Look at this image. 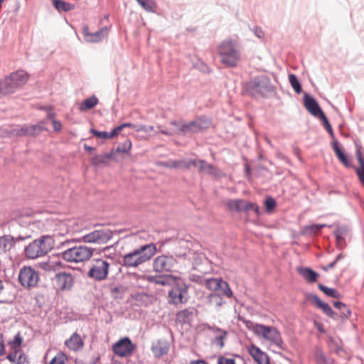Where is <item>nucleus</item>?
I'll use <instances>...</instances> for the list:
<instances>
[{
  "label": "nucleus",
  "mask_w": 364,
  "mask_h": 364,
  "mask_svg": "<svg viewBox=\"0 0 364 364\" xmlns=\"http://www.w3.org/2000/svg\"><path fill=\"white\" fill-rule=\"evenodd\" d=\"M332 147L333 151H335V154L339 161L346 166V167H350L351 164L349 161V159L347 158V156L344 154V153L342 151V150L340 149L338 146V143L337 141H334L332 143Z\"/></svg>",
  "instance_id": "2f4dec72"
},
{
  "label": "nucleus",
  "mask_w": 364,
  "mask_h": 364,
  "mask_svg": "<svg viewBox=\"0 0 364 364\" xmlns=\"http://www.w3.org/2000/svg\"><path fill=\"white\" fill-rule=\"evenodd\" d=\"M178 277L173 274H160L155 276H148V281L151 283L164 287H171L174 284Z\"/></svg>",
  "instance_id": "4be33fe9"
},
{
  "label": "nucleus",
  "mask_w": 364,
  "mask_h": 364,
  "mask_svg": "<svg viewBox=\"0 0 364 364\" xmlns=\"http://www.w3.org/2000/svg\"><path fill=\"white\" fill-rule=\"evenodd\" d=\"M67 359V356L65 353L59 352L52 358L48 364H65Z\"/></svg>",
  "instance_id": "de8ad7c7"
},
{
  "label": "nucleus",
  "mask_w": 364,
  "mask_h": 364,
  "mask_svg": "<svg viewBox=\"0 0 364 364\" xmlns=\"http://www.w3.org/2000/svg\"><path fill=\"white\" fill-rule=\"evenodd\" d=\"M205 287L213 291H220L223 295L228 298L232 296V292L225 281L220 278H209L206 279L204 282Z\"/></svg>",
  "instance_id": "2eb2a0df"
},
{
  "label": "nucleus",
  "mask_w": 364,
  "mask_h": 364,
  "mask_svg": "<svg viewBox=\"0 0 364 364\" xmlns=\"http://www.w3.org/2000/svg\"><path fill=\"white\" fill-rule=\"evenodd\" d=\"M66 346L72 350L77 351L82 348L83 341L77 333H74L69 339L65 342Z\"/></svg>",
  "instance_id": "a878e982"
},
{
  "label": "nucleus",
  "mask_w": 364,
  "mask_h": 364,
  "mask_svg": "<svg viewBox=\"0 0 364 364\" xmlns=\"http://www.w3.org/2000/svg\"><path fill=\"white\" fill-rule=\"evenodd\" d=\"M110 264L103 259H92L87 277L95 281L101 282L107 278Z\"/></svg>",
  "instance_id": "6e6552de"
},
{
  "label": "nucleus",
  "mask_w": 364,
  "mask_h": 364,
  "mask_svg": "<svg viewBox=\"0 0 364 364\" xmlns=\"http://www.w3.org/2000/svg\"><path fill=\"white\" fill-rule=\"evenodd\" d=\"M208 304L218 309L223 304H225L223 298L217 293L209 294L207 296Z\"/></svg>",
  "instance_id": "7c9ffc66"
},
{
  "label": "nucleus",
  "mask_w": 364,
  "mask_h": 364,
  "mask_svg": "<svg viewBox=\"0 0 364 364\" xmlns=\"http://www.w3.org/2000/svg\"><path fill=\"white\" fill-rule=\"evenodd\" d=\"M133 298L137 303L138 306H147L151 301V296L147 293L141 292L136 294Z\"/></svg>",
  "instance_id": "c9c22d12"
},
{
  "label": "nucleus",
  "mask_w": 364,
  "mask_h": 364,
  "mask_svg": "<svg viewBox=\"0 0 364 364\" xmlns=\"http://www.w3.org/2000/svg\"><path fill=\"white\" fill-rule=\"evenodd\" d=\"M190 287V284H187L183 279L178 277L168 291V304L178 306L187 303L190 299L188 292Z\"/></svg>",
  "instance_id": "39448f33"
},
{
  "label": "nucleus",
  "mask_w": 364,
  "mask_h": 364,
  "mask_svg": "<svg viewBox=\"0 0 364 364\" xmlns=\"http://www.w3.org/2000/svg\"><path fill=\"white\" fill-rule=\"evenodd\" d=\"M192 166L198 168L199 171L206 173L208 168H210V164H208L204 160H193L192 159Z\"/></svg>",
  "instance_id": "37998d69"
},
{
  "label": "nucleus",
  "mask_w": 364,
  "mask_h": 364,
  "mask_svg": "<svg viewBox=\"0 0 364 364\" xmlns=\"http://www.w3.org/2000/svg\"><path fill=\"white\" fill-rule=\"evenodd\" d=\"M109 159L115 160L114 151L112 150L109 153L102 154L96 155L92 158V163L98 166L102 164H105Z\"/></svg>",
  "instance_id": "c756f323"
},
{
  "label": "nucleus",
  "mask_w": 364,
  "mask_h": 364,
  "mask_svg": "<svg viewBox=\"0 0 364 364\" xmlns=\"http://www.w3.org/2000/svg\"><path fill=\"white\" fill-rule=\"evenodd\" d=\"M297 272L309 283L315 282L319 277V274L310 267H299Z\"/></svg>",
  "instance_id": "393cba45"
},
{
  "label": "nucleus",
  "mask_w": 364,
  "mask_h": 364,
  "mask_svg": "<svg viewBox=\"0 0 364 364\" xmlns=\"http://www.w3.org/2000/svg\"><path fill=\"white\" fill-rule=\"evenodd\" d=\"M217 50L220 63L226 67L235 68L241 60V46L237 40L225 39L218 45Z\"/></svg>",
  "instance_id": "f257e3e1"
},
{
  "label": "nucleus",
  "mask_w": 364,
  "mask_h": 364,
  "mask_svg": "<svg viewBox=\"0 0 364 364\" xmlns=\"http://www.w3.org/2000/svg\"><path fill=\"white\" fill-rule=\"evenodd\" d=\"M310 301L320 310H321L326 316L336 319L337 314L334 312L332 308L327 304L323 302L316 294H310L309 296Z\"/></svg>",
  "instance_id": "412c9836"
},
{
  "label": "nucleus",
  "mask_w": 364,
  "mask_h": 364,
  "mask_svg": "<svg viewBox=\"0 0 364 364\" xmlns=\"http://www.w3.org/2000/svg\"><path fill=\"white\" fill-rule=\"evenodd\" d=\"M54 246V240L50 235H43L33 240L24 247L23 254L29 259H35L46 255Z\"/></svg>",
  "instance_id": "7ed1b4c3"
},
{
  "label": "nucleus",
  "mask_w": 364,
  "mask_h": 364,
  "mask_svg": "<svg viewBox=\"0 0 364 364\" xmlns=\"http://www.w3.org/2000/svg\"><path fill=\"white\" fill-rule=\"evenodd\" d=\"M253 331L255 334L262 336L270 341L279 349H284L281 335L275 328L262 324H255L253 327Z\"/></svg>",
  "instance_id": "1a4fd4ad"
},
{
  "label": "nucleus",
  "mask_w": 364,
  "mask_h": 364,
  "mask_svg": "<svg viewBox=\"0 0 364 364\" xmlns=\"http://www.w3.org/2000/svg\"><path fill=\"white\" fill-rule=\"evenodd\" d=\"M254 211L257 215L259 214V209L257 204L251 202L245 201V205L244 208V212Z\"/></svg>",
  "instance_id": "3c124183"
},
{
  "label": "nucleus",
  "mask_w": 364,
  "mask_h": 364,
  "mask_svg": "<svg viewBox=\"0 0 364 364\" xmlns=\"http://www.w3.org/2000/svg\"><path fill=\"white\" fill-rule=\"evenodd\" d=\"M194 316V309L188 308L178 311L176 314V320L183 323H190Z\"/></svg>",
  "instance_id": "cd10ccee"
},
{
  "label": "nucleus",
  "mask_w": 364,
  "mask_h": 364,
  "mask_svg": "<svg viewBox=\"0 0 364 364\" xmlns=\"http://www.w3.org/2000/svg\"><path fill=\"white\" fill-rule=\"evenodd\" d=\"M320 119L323 121V124H324V127L327 131V132L329 134V135L331 136V137L332 139H334L335 138V135H334V133H333V129L327 119V117H326V115H323L321 117H320Z\"/></svg>",
  "instance_id": "603ef678"
},
{
  "label": "nucleus",
  "mask_w": 364,
  "mask_h": 364,
  "mask_svg": "<svg viewBox=\"0 0 364 364\" xmlns=\"http://www.w3.org/2000/svg\"><path fill=\"white\" fill-rule=\"evenodd\" d=\"M177 259L171 255H162L157 256L153 260V269L156 272H171L176 266Z\"/></svg>",
  "instance_id": "f8f14e48"
},
{
  "label": "nucleus",
  "mask_w": 364,
  "mask_h": 364,
  "mask_svg": "<svg viewBox=\"0 0 364 364\" xmlns=\"http://www.w3.org/2000/svg\"><path fill=\"white\" fill-rule=\"evenodd\" d=\"M265 208L269 212L272 211L276 206V201L272 197H267L265 200Z\"/></svg>",
  "instance_id": "5fc2aeb1"
},
{
  "label": "nucleus",
  "mask_w": 364,
  "mask_h": 364,
  "mask_svg": "<svg viewBox=\"0 0 364 364\" xmlns=\"http://www.w3.org/2000/svg\"><path fill=\"white\" fill-rule=\"evenodd\" d=\"M192 159L171 161L165 164V166L171 168L188 169L192 166Z\"/></svg>",
  "instance_id": "473e14b6"
},
{
  "label": "nucleus",
  "mask_w": 364,
  "mask_h": 364,
  "mask_svg": "<svg viewBox=\"0 0 364 364\" xmlns=\"http://www.w3.org/2000/svg\"><path fill=\"white\" fill-rule=\"evenodd\" d=\"M253 33L259 39H262L264 36V33L263 31L259 27H255L252 29Z\"/></svg>",
  "instance_id": "69168bd1"
},
{
  "label": "nucleus",
  "mask_w": 364,
  "mask_h": 364,
  "mask_svg": "<svg viewBox=\"0 0 364 364\" xmlns=\"http://www.w3.org/2000/svg\"><path fill=\"white\" fill-rule=\"evenodd\" d=\"M55 284L58 289L70 290L74 284V277L70 273L60 272L55 275Z\"/></svg>",
  "instance_id": "a211bd4d"
},
{
  "label": "nucleus",
  "mask_w": 364,
  "mask_h": 364,
  "mask_svg": "<svg viewBox=\"0 0 364 364\" xmlns=\"http://www.w3.org/2000/svg\"><path fill=\"white\" fill-rule=\"evenodd\" d=\"M53 6L58 11H70L74 9V5L62 0H53Z\"/></svg>",
  "instance_id": "4c0bfd02"
},
{
  "label": "nucleus",
  "mask_w": 364,
  "mask_h": 364,
  "mask_svg": "<svg viewBox=\"0 0 364 364\" xmlns=\"http://www.w3.org/2000/svg\"><path fill=\"white\" fill-rule=\"evenodd\" d=\"M245 205V200L242 199H232L227 203V206L230 211L242 212Z\"/></svg>",
  "instance_id": "72a5a7b5"
},
{
  "label": "nucleus",
  "mask_w": 364,
  "mask_h": 364,
  "mask_svg": "<svg viewBox=\"0 0 364 364\" xmlns=\"http://www.w3.org/2000/svg\"><path fill=\"white\" fill-rule=\"evenodd\" d=\"M217 364H235V361L233 358L220 356L218 358Z\"/></svg>",
  "instance_id": "bf43d9fd"
},
{
  "label": "nucleus",
  "mask_w": 364,
  "mask_h": 364,
  "mask_svg": "<svg viewBox=\"0 0 364 364\" xmlns=\"http://www.w3.org/2000/svg\"><path fill=\"white\" fill-rule=\"evenodd\" d=\"M109 28L105 26L101 28L96 32L91 33L89 35V38L86 42L87 43H99L102 41L104 38H105L109 33Z\"/></svg>",
  "instance_id": "bb28decb"
},
{
  "label": "nucleus",
  "mask_w": 364,
  "mask_h": 364,
  "mask_svg": "<svg viewBox=\"0 0 364 364\" xmlns=\"http://www.w3.org/2000/svg\"><path fill=\"white\" fill-rule=\"evenodd\" d=\"M315 357L318 364H328L327 358L321 350H316Z\"/></svg>",
  "instance_id": "864d4df0"
},
{
  "label": "nucleus",
  "mask_w": 364,
  "mask_h": 364,
  "mask_svg": "<svg viewBox=\"0 0 364 364\" xmlns=\"http://www.w3.org/2000/svg\"><path fill=\"white\" fill-rule=\"evenodd\" d=\"M249 353L259 364H270L268 355L255 345L250 347Z\"/></svg>",
  "instance_id": "b1692460"
},
{
  "label": "nucleus",
  "mask_w": 364,
  "mask_h": 364,
  "mask_svg": "<svg viewBox=\"0 0 364 364\" xmlns=\"http://www.w3.org/2000/svg\"><path fill=\"white\" fill-rule=\"evenodd\" d=\"M122 131L121 127L119 126L115 127L112 130V132H108V137L109 139H112L115 136L118 135L119 132Z\"/></svg>",
  "instance_id": "338daca9"
},
{
  "label": "nucleus",
  "mask_w": 364,
  "mask_h": 364,
  "mask_svg": "<svg viewBox=\"0 0 364 364\" xmlns=\"http://www.w3.org/2000/svg\"><path fill=\"white\" fill-rule=\"evenodd\" d=\"M134 349V345L128 337L121 338L113 346V351L119 357L130 355Z\"/></svg>",
  "instance_id": "dca6fc26"
},
{
  "label": "nucleus",
  "mask_w": 364,
  "mask_h": 364,
  "mask_svg": "<svg viewBox=\"0 0 364 364\" xmlns=\"http://www.w3.org/2000/svg\"><path fill=\"white\" fill-rule=\"evenodd\" d=\"M318 289L322 291L326 295L334 298L339 299L341 296L340 293L333 288H330L324 286L323 284H319L318 285Z\"/></svg>",
  "instance_id": "ea45409f"
},
{
  "label": "nucleus",
  "mask_w": 364,
  "mask_h": 364,
  "mask_svg": "<svg viewBox=\"0 0 364 364\" xmlns=\"http://www.w3.org/2000/svg\"><path fill=\"white\" fill-rule=\"evenodd\" d=\"M326 226V224H313L305 227V231L307 233L316 234Z\"/></svg>",
  "instance_id": "09e8293b"
},
{
  "label": "nucleus",
  "mask_w": 364,
  "mask_h": 364,
  "mask_svg": "<svg viewBox=\"0 0 364 364\" xmlns=\"http://www.w3.org/2000/svg\"><path fill=\"white\" fill-rule=\"evenodd\" d=\"M289 81L291 84V86L294 89V90L297 93L299 94L302 91L301 85L298 80L297 77L294 74H290L289 75Z\"/></svg>",
  "instance_id": "79ce46f5"
},
{
  "label": "nucleus",
  "mask_w": 364,
  "mask_h": 364,
  "mask_svg": "<svg viewBox=\"0 0 364 364\" xmlns=\"http://www.w3.org/2000/svg\"><path fill=\"white\" fill-rule=\"evenodd\" d=\"M151 351L156 358L166 355L169 350V343L165 339L159 340L152 343Z\"/></svg>",
  "instance_id": "5701e85b"
},
{
  "label": "nucleus",
  "mask_w": 364,
  "mask_h": 364,
  "mask_svg": "<svg viewBox=\"0 0 364 364\" xmlns=\"http://www.w3.org/2000/svg\"><path fill=\"white\" fill-rule=\"evenodd\" d=\"M228 335V332H221V334H218L215 336L213 343L216 344L220 346V348H222L224 346V339L226 338Z\"/></svg>",
  "instance_id": "8fccbe9b"
},
{
  "label": "nucleus",
  "mask_w": 364,
  "mask_h": 364,
  "mask_svg": "<svg viewBox=\"0 0 364 364\" xmlns=\"http://www.w3.org/2000/svg\"><path fill=\"white\" fill-rule=\"evenodd\" d=\"M113 236L112 232L107 228L95 230L84 235L81 240L85 243L105 244L109 241Z\"/></svg>",
  "instance_id": "ddd939ff"
},
{
  "label": "nucleus",
  "mask_w": 364,
  "mask_h": 364,
  "mask_svg": "<svg viewBox=\"0 0 364 364\" xmlns=\"http://www.w3.org/2000/svg\"><path fill=\"white\" fill-rule=\"evenodd\" d=\"M138 4L146 11L154 12L156 4L154 0H136Z\"/></svg>",
  "instance_id": "58836bf2"
},
{
  "label": "nucleus",
  "mask_w": 364,
  "mask_h": 364,
  "mask_svg": "<svg viewBox=\"0 0 364 364\" xmlns=\"http://www.w3.org/2000/svg\"><path fill=\"white\" fill-rule=\"evenodd\" d=\"M343 257H344V255H343V254H341H341H339V255L336 257V259H335L333 262H331V263H330L329 264H328L327 266L323 267V269L324 271H326H326H328L330 269H331V268L334 267L335 264H336V263H337L340 259H343Z\"/></svg>",
  "instance_id": "680f3d73"
},
{
  "label": "nucleus",
  "mask_w": 364,
  "mask_h": 364,
  "mask_svg": "<svg viewBox=\"0 0 364 364\" xmlns=\"http://www.w3.org/2000/svg\"><path fill=\"white\" fill-rule=\"evenodd\" d=\"M185 124L184 122L180 121V122H177L176 120H173L170 122V124L172 125L173 127V129H172V132L173 134H183V132H179L178 129L180 128V127Z\"/></svg>",
  "instance_id": "6e6d98bb"
},
{
  "label": "nucleus",
  "mask_w": 364,
  "mask_h": 364,
  "mask_svg": "<svg viewBox=\"0 0 364 364\" xmlns=\"http://www.w3.org/2000/svg\"><path fill=\"white\" fill-rule=\"evenodd\" d=\"M92 255L93 249L85 245L69 247L62 252V257L65 260L75 263L88 260Z\"/></svg>",
  "instance_id": "423d86ee"
},
{
  "label": "nucleus",
  "mask_w": 364,
  "mask_h": 364,
  "mask_svg": "<svg viewBox=\"0 0 364 364\" xmlns=\"http://www.w3.org/2000/svg\"><path fill=\"white\" fill-rule=\"evenodd\" d=\"M28 74L23 70L11 73L9 76L0 80V98L14 93L28 81Z\"/></svg>",
  "instance_id": "20e7f679"
},
{
  "label": "nucleus",
  "mask_w": 364,
  "mask_h": 364,
  "mask_svg": "<svg viewBox=\"0 0 364 364\" xmlns=\"http://www.w3.org/2000/svg\"><path fill=\"white\" fill-rule=\"evenodd\" d=\"M310 301L320 310H321L326 316L336 319L337 314L334 312L332 308L327 304L323 302L316 294H310L309 296Z\"/></svg>",
  "instance_id": "aec40b11"
},
{
  "label": "nucleus",
  "mask_w": 364,
  "mask_h": 364,
  "mask_svg": "<svg viewBox=\"0 0 364 364\" xmlns=\"http://www.w3.org/2000/svg\"><path fill=\"white\" fill-rule=\"evenodd\" d=\"M355 171L359 180L364 186V165L363 166H360V168H355Z\"/></svg>",
  "instance_id": "0e129e2a"
},
{
  "label": "nucleus",
  "mask_w": 364,
  "mask_h": 364,
  "mask_svg": "<svg viewBox=\"0 0 364 364\" xmlns=\"http://www.w3.org/2000/svg\"><path fill=\"white\" fill-rule=\"evenodd\" d=\"M210 124V121L205 117H200L188 123L182 124L179 128V132H183V135L192 133H197L207 129Z\"/></svg>",
  "instance_id": "4468645a"
},
{
  "label": "nucleus",
  "mask_w": 364,
  "mask_h": 364,
  "mask_svg": "<svg viewBox=\"0 0 364 364\" xmlns=\"http://www.w3.org/2000/svg\"><path fill=\"white\" fill-rule=\"evenodd\" d=\"M132 148V142L129 139H126L120 144L114 151L115 153H127Z\"/></svg>",
  "instance_id": "49530a36"
},
{
  "label": "nucleus",
  "mask_w": 364,
  "mask_h": 364,
  "mask_svg": "<svg viewBox=\"0 0 364 364\" xmlns=\"http://www.w3.org/2000/svg\"><path fill=\"white\" fill-rule=\"evenodd\" d=\"M192 166L198 168L199 171L206 173L208 168H210V164H208L204 160H193L192 159Z\"/></svg>",
  "instance_id": "c03bdc74"
},
{
  "label": "nucleus",
  "mask_w": 364,
  "mask_h": 364,
  "mask_svg": "<svg viewBox=\"0 0 364 364\" xmlns=\"http://www.w3.org/2000/svg\"><path fill=\"white\" fill-rule=\"evenodd\" d=\"M348 228L346 226H341L334 230V235L338 245L342 246L345 242V237L348 235Z\"/></svg>",
  "instance_id": "f704fd0d"
},
{
  "label": "nucleus",
  "mask_w": 364,
  "mask_h": 364,
  "mask_svg": "<svg viewBox=\"0 0 364 364\" xmlns=\"http://www.w3.org/2000/svg\"><path fill=\"white\" fill-rule=\"evenodd\" d=\"M46 129L41 124H33L24 126L21 128H14L10 126H6L0 128V136L3 137L11 136H25L34 135Z\"/></svg>",
  "instance_id": "9d476101"
},
{
  "label": "nucleus",
  "mask_w": 364,
  "mask_h": 364,
  "mask_svg": "<svg viewBox=\"0 0 364 364\" xmlns=\"http://www.w3.org/2000/svg\"><path fill=\"white\" fill-rule=\"evenodd\" d=\"M90 132L95 136L100 139H109L108 137V132H100L95 129H91Z\"/></svg>",
  "instance_id": "4d7b16f0"
},
{
  "label": "nucleus",
  "mask_w": 364,
  "mask_h": 364,
  "mask_svg": "<svg viewBox=\"0 0 364 364\" xmlns=\"http://www.w3.org/2000/svg\"><path fill=\"white\" fill-rule=\"evenodd\" d=\"M18 280L22 287L30 289L37 287L39 282V274L31 266H24L19 271Z\"/></svg>",
  "instance_id": "9b49d317"
},
{
  "label": "nucleus",
  "mask_w": 364,
  "mask_h": 364,
  "mask_svg": "<svg viewBox=\"0 0 364 364\" xmlns=\"http://www.w3.org/2000/svg\"><path fill=\"white\" fill-rule=\"evenodd\" d=\"M206 173L213 175L215 177H219L222 175V172L218 168L210 164V168H208V171Z\"/></svg>",
  "instance_id": "13d9d810"
},
{
  "label": "nucleus",
  "mask_w": 364,
  "mask_h": 364,
  "mask_svg": "<svg viewBox=\"0 0 364 364\" xmlns=\"http://www.w3.org/2000/svg\"><path fill=\"white\" fill-rule=\"evenodd\" d=\"M154 130L153 126H146V125H139V127L136 128L137 132L144 131L145 132H149Z\"/></svg>",
  "instance_id": "774afa93"
},
{
  "label": "nucleus",
  "mask_w": 364,
  "mask_h": 364,
  "mask_svg": "<svg viewBox=\"0 0 364 364\" xmlns=\"http://www.w3.org/2000/svg\"><path fill=\"white\" fill-rule=\"evenodd\" d=\"M21 350H13L11 353H10L7 356L6 358L11 363H16L18 359V354L20 353Z\"/></svg>",
  "instance_id": "052dcab7"
},
{
  "label": "nucleus",
  "mask_w": 364,
  "mask_h": 364,
  "mask_svg": "<svg viewBox=\"0 0 364 364\" xmlns=\"http://www.w3.org/2000/svg\"><path fill=\"white\" fill-rule=\"evenodd\" d=\"M16 364H29L26 355L21 350L18 354Z\"/></svg>",
  "instance_id": "e2e57ef3"
},
{
  "label": "nucleus",
  "mask_w": 364,
  "mask_h": 364,
  "mask_svg": "<svg viewBox=\"0 0 364 364\" xmlns=\"http://www.w3.org/2000/svg\"><path fill=\"white\" fill-rule=\"evenodd\" d=\"M247 89L251 95L267 96L274 91V86L270 78L266 75H260L252 79L247 84Z\"/></svg>",
  "instance_id": "0eeeda50"
},
{
  "label": "nucleus",
  "mask_w": 364,
  "mask_h": 364,
  "mask_svg": "<svg viewBox=\"0 0 364 364\" xmlns=\"http://www.w3.org/2000/svg\"><path fill=\"white\" fill-rule=\"evenodd\" d=\"M333 306L335 308L341 310V316L348 318L350 315V311L345 304L341 301H334Z\"/></svg>",
  "instance_id": "a18cd8bd"
},
{
  "label": "nucleus",
  "mask_w": 364,
  "mask_h": 364,
  "mask_svg": "<svg viewBox=\"0 0 364 364\" xmlns=\"http://www.w3.org/2000/svg\"><path fill=\"white\" fill-rule=\"evenodd\" d=\"M156 250L154 243L141 245L122 257V265L127 268H136L150 260Z\"/></svg>",
  "instance_id": "f03ea898"
},
{
  "label": "nucleus",
  "mask_w": 364,
  "mask_h": 364,
  "mask_svg": "<svg viewBox=\"0 0 364 364\" xmlns=\"http://www.w3.org/2000/svg\"><path fill=\"white\" fill-rule=\"evenodd\" d=\"M62 262L58 259H50L40 263V267L46 272H55L62 267Z\"/></svg>",
  "instance_id": "c85d7f7f"
},
{
  "label": "nucleus",
  "mask_w": 364,
  "mask_h": 364,
  "mask_svg": "<svg viewBox=\"0 0 364 364\" xmlns=\"http://www.w3.org/2000/svg\"><path fill=\"white\" fill-rule=\"evenodd\" d=\"M98 104V99L95 96H92L85 99L80 105L81 111L90 109Z\"/></svg>",
  "instance_id": "e433bc0d"
},
{
  "label": "nucleus",
  "mask_w": 364,
  "mask_h": 364,
  "mask_svg": "<svg viewBox=\"0 0 364 364\" xmlns=\"http://www.w3.org/2000/svg\"><path fill=\"white\" fill-rule=\"evenodd\" d=\"M23 338L21 336V333L18 332L15 335L13 340L9 341L8 344L10 346L12 350H21L20 349V347L21 346Z\"/></svg>",
  "instance_id": "a19ab883"
},
{
  "label": "nucleus",
  "mask_w": 364,
  "mask_h": 364,
  "mask_svg": "<svg viewBox=\"0 0 364 364\" xmlns=\"http://www.w3.org/2000/svg\"><path fill=\"white\" fill-rule=\"evenodd\" d=\"M30 235H19L17 237L4 235L0 237V255L9 250L17 242L31 238Z\"/></svg>",
  "instance_id": "f3484780"
},
{
  "label": "nucleus",
  "mask_w": 364,
  "mask_h": 364,
  "mask_svg": "<svg viewBox=\"0 0 364 364\" xmlns=\"http://www.w3.org/2000/svg\"><path fill=\"white\" fill-rule=\"evenodd\" d=\"M304 104L306 109L311 113L313 116L316 117H321L324 115V113L321 110L319 105L316 101V100L308 95L307 93L304 94Z\"/></svg>",
  "instance_id": "6ab92c4d"
}]
</instances>
